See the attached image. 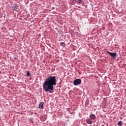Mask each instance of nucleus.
<instances>
[{"label":"nucleus","instance_id":"9","mask_svg":"<svg viewBox=\"0 0 126 126\" xmlns=\"http://www.w3.org/2000/svg\"><path fill=\"white\" fill-rule=\"evenodd\" d=\"M123 125V124H122V121H119L118 123V126H122Z\"/></svg>","mask_w":126,"mask_h":126},{"label":"nucleus","instance_id":"13","mask_svg":"<svg viewBox=\"0 0 126 126\" xmlns=\"http://www.w3.org/2000/svg\"><path fill=\"white\" fill-rule=\"evenodd\" d=\"M14 60H15V61H17V58L14 57Z\"/></svg>","mask_w":126,"mask_h":126},{"label":"nucleus","instance_id":"2","mask_svg":"<svg viewBox=\"0 0 126 126\" xmlns=\"http://www.w3.org/2000/svg\"><path fill=\"white\" fill-rule=\"evenodd\" d=\"M73 84L75 86H77V85H80V84H81V79H76L74 81Z\"/></svg>","mask_w":126,"mask_h":126},{"label":"nucleus","instance_id":"1","mask_svg":"<svg viewBox=\"0 0 126 126\" xmlns=\"http://www.w3.org/2000/svg\"><path fill=\"white\" fill-rule=\"evenodd\" d=\"M57 85V77L56 76H50L45 79L43 87L45 92L52 93L54 91V86Z\"/></svg>","mask_w":126,"mask_h":126},{"label":"nucleus","instance_id":"3","mask_svg":"<svg viewBox=\"0 0 126 126\" xmlns=\"http://www.w3.org/2000/svg\"><path fill=\"white\" fill-rule=\"evenodd\" d=\"M107 53L108 55H110L111 56V57H112V58H116V57H117V53L116 52H110L109 51H107Z\"/></svg>","mask_w":126,"mask_h":126},{"label":"nucleus","instance_id":"10","mask_svg":"<svg viewBox=\"0 0 126 126\" xmlns=\"http://www.w3.org/2000/svg\"><path fill=\"white\" fill-rule=\"evenodd\" d=\"M29 121H30V123H31L32 124H34V122L33 121V119L30 118Z\"/></svg>","mask_w":126,"mask_h":126},{"label":"nucleus","instance_id":"14","mask_svg":"<svg viewBox=\"0 0 126 126\" xmlns=\"http://www.w3.org/2000/svg\"><path fill=\"white\" fill-rule=\"evenodd\" d=\"M52 9H55V7H53Z\"/></svg>","mask_w":126,"mask_h":126},{"label":"nucleus","instance_id":"5","mask_svg":"<svg viewBox=\"0 0 126 126\" xmlns=\"http://www.w3.org/2000/svg\"><path fill=\"white\" fill-rule=\"evenodd\" d=\"M90 119L92 120H95V119H96V115H95L94 114H91L90 115Z\"/></svg>","mask_w":126,"mask_h":126},{"label":"nucleus","instance_id":"12","mask_svg":"<svg viewBox=\"0 0 126 126\" xmlns=\"http://www.w3.org/2000/svg\"><path fill=\"white\" fill-rule=\"evenodd\" d=\"M13 9L15 10V11H19V9H15V8H13Z\"/></svg>","mask_w":126,"mask_h":126},{"label":"nucleus","instance_id":"8","mask_svg":"<svg viewBox=\"0 0 126 126\" xmlns=\"http://www.w3.org/2000/svg\"><path fill=\"white\" fill-rule=\"evenodd\" d=\"M60 46H61V47H64L65 46V42H61L60 43Z\"/></svg>","mask_w":126,"mask_h":126},{"label":"nucleus","instance_id":"7","mask_svg":"<svg viewBox=\"0 0 126 126\" xmlns=\"http://www.w3.org/2000/svg\"><path fill=\"white\" fill-rule=\"evenodd\" d=\"M13 8H15L16 9H18V5L16 4H14L13 6Z\"/></svg>","mask_w":126,"mask_h":126},{"label":"nucleus","instance_id":"6","mask_svg":"<svg viewBox=\"0 0 126 126\" xmlns=\"http://www.w3.org/2000/svg\"><path fill=\"white\" fill-rule=\"evenodd\" d=\"M39 108L40 110H42V109H44V103L43 102H40L39 105Z\"/></svg>","mask_w":126,"mask_h":126},{"label":"nucleus","instance_id":"11","mask_svg":"<svg viewBox=\"0 0 126 126\" xmlns=\"http://www.w3.org/2000/svg\"><path fill=\"white\" fill-rule=\"evenodd\" d=\"M27 76H31V74H30V72L29 71H28L27 73Z\"/></svg>","mask_w":126,"mask_h":126},{"label":"nucleus","instance_id":"4","mask_svg":"<svg viewBox=\"0 0 126 126\" xmlns=\"http://www.w3.org/2000/svg\"><path fill=\"white\" fill-rule=\"evenodd\" d=\"M86 122L88 125H92V123H93V121L90 118L86 119Z\"/></svg>","mask_w":126,"mask_h":126}]
</instances>
